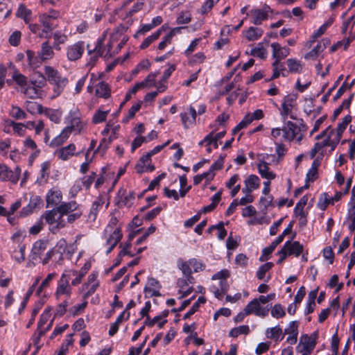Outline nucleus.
I'll use <instances>...</instances> for the list:
<instances>
[{"instance_id":"obj_57","label":"nucleus","mask_w":355,"mask_h":355,"mask_svg":"<svg viewBox=\"0 0 355 355\" xmlns=\"http://www.w3.org/2000/svg\"><path fill=\"white\" fill-rule=\"evenodd\" d=\"M144 6V0H138L126 12L125 17H130L140 11Z\"/></svg>"},{"instance_id":"obj_54","label":"nucleus","mask_w":355,"mask_h":355,"mask_svg":"<svg viewBox=\"0 0 355 355\" xmlns=\"http://www.w3.org/2000/svg\"><path fill=\"white\" fill-rule=\"evenodd\" d=\"M164 27L162 26L161 28H159V30H157L156 32H155L154 33H153L151 35H149L148 37H147L144 41L141 43V44L140 45V48L141 49H144L146 48H147L151 43H153L154 41H155L156 40L158 39V37H159V35H161V33H162V29Z\"/></svg>"},{"instance_id":"obj_24","label":"nucleus","mask_w":355,"mask_h":355,"mask_svg":"<svg viewBox=\"0 0 355 355\" xmlns=\"http://www.w3.org/2000/svg\"><path fill=\"white\" fill-rule=\"evenodd\" d=\"M299 324L297 321L289 322L288 327L284 329V333L288 334L287 342L291 345H294L297 340Z\"/></svg>"},{"instance_id":"obj_23","label":"nucleus","mask_w":355,"mask_h":355,"mask_svg":"<svg viewBox=\"0 0 355 355\" xmlns=\"http://www.w3.org/2000/svg\"><path fill=\"white\" fill-rule=\"evenodd\" d=\"M282 248L288 256L294 255L297 257L302 252L304 246L299 241H287Z\"/></svg>"},{"instance_id":"obj_13","label":"nucleus","mask_w":355,"mask_h":355,"mask_svg":"<svg viewBox=\"0 0 355 355\" xmlns=\"http://www.w3.org/2000/svg\"><path fill=\"white\" fill-rule=\"evenodd\" d=\"M85 51V43L78 41L73 44L69 45L66 49V55L69 61L73 62L79 60Z\"/></svg>"},{"instance_id":"obj_49","label":"nucleus","mask_w":355,"mask_h":355,"mask_svg":"<svg viewBox=\"0 0 355 355\" xmlns=\"http://www.w3.org/2000/svg\"><path fill=\"white\" fill-rule=\"evenodd\" d=\"M38 86L35 85V83L32 82L31 85L25 86L23 88V93L24 95L29 98H35L38 96L39 89Z\"/></svg>"},{"instance_id":"obj_56","label":"nucleus","mask_w":355,"mask_h":355,"mask_svg":"<svg viewBox=\"0 0 355 355\" xmlns=\"http://www.w3.org/2000/svg\"><path fill=\"white\" fill-rule=\"evenodd\" d=\"M47 242L44 241H36L33 247L32 252L33 254L37 256H40L44 250L46 249Z\"/></svg>"},{"instance_id":"obj_36","label":"nucleus","mask_w":355,"mask_h":355,"mask_svg":"<svg viewBox=\"0 0 355 355\" xmlns=\"http://www.w3.org/2000/svg\"><path fill=\"white\" fill-rule=\"evenodd\" d=\"M244 34L248 41H255L263 35V31L261 28L250 26Z\"/></svg>"},{"instance_id":"obj_1","label":"nucleus","mask_w":355,"mask_h":355,"mask_svg":"<svg viewBox=\"0 0 355 355\" xmlns=\"http://www.w3.org/2000/svg\"><path fill=\"white\" fill-rule=\"evenodd\" d=\"M315 139L318 141L309 152L311 159H313L317 153L324 156L327 153H331L340 141L339 138L335 136L334 130H331L330 127L318 135Z\"/></svg>"},{"instance_id":"obj_64","label":"nucleus","mask_w":355,"mask_h":355,"mask_svg":"<svg viewBox=\"0 0 355 355\" xmlns=\"http://www.w3.org/2000/svg\"><path fill=\"white\" fill-rule=\"evenodd\" d=\"M355 25V14L351 16L349 19L343 21V32L345 33H351Z\"/></svg>"},{"instance_id":"obj_20","label":"nucleus","mask_w":355,"mask_h":355,"mask_svg":"<svg viewBox=\"0 0 355 355\" xmlns=\"http://www.w3.org/2000/svg\"><path fill=\"white\" fill-rule=\"evenodd\" d=\"M343 193L336 192L334 196H329L327 193H322L318 202V206L321 210H324L329 205H334L343 196Z\"/></svg>"},{"instance_id":"obj_44","label":"nucleus","mask_w":355,"mask_h":355,"mask_svg":"<svg viewBox=\"0 0 355 355\" xmlns=\"http://www.w3.org/2000/svg\"><path fill=\"white\" fill-rule=\"evenodd\" d=\"M78 206L76 202L71 201V202L63 203V204L60 205V206H58V207H56V209L58 210H59V211L60 213H62L64 216H65L68 214H70V213L74 211H76V209H78Z\"/></svg>"},{"instance_id":"obj_11","label":"nucleus","mask_w":355,"mask_h":355,"mask_svg":"<svg viewBox=\"0 0 355 355\" xmlns=\"http://www.w3.org/2000/svg\"><path fill=\"white\" fill-rule=\"evenodd\" d=\"M21 168L16 166L14 170L9 168L6 164L0 163V181H10L16 184L21 174Z\"/></svg>"},{"instance_id":"obj_29","label":"nucleus","mask_w":355,"mask_h":355,"mask_svg":"<svg viewBox=\"0 0 355 355\" xmlns=\"http://www.w3.org/2000/svg\"><path fill=\"white\" fill-rule=\"evenodd\" d=\"M6 126L4 132H10V128H12L13 133L17 136L22 137L26 135L25 127L22 123H17L13 121H6Z\"/></svg>"},{"instance_id":"obj_41","label":"nucleus","mask_w":355,"mask_h":355,"mask_svg":"<svg viewBox=\"0 0 355 355\" xmlns=\"http://www.w3.org/2000/svg\"><path fill=\"white\" fill-rule=\"evenodd\" d=\"M16 15L22 19L26 24H29L32 19V12L30 9L27 8L24 5L20 4Z\"/></svg>"},{"instance_id":"obj_22","label":"nucleus","mask_w":355,"mask_h":355,"mask_svg":"<svg viewBox=\"0 0 355 355\" xmlns=\"http://www.w3.org/2000/svg\"><path fill=\"white\" fill-rule=\"evenodd\" d=\"M272 50V58L275 59V64L279 63L282 59L286 58L290 53V49L287 47H282L279 44L273 42L271 44Z\"/></svg>"},{"instance_id":"obj_47","label":"nucleus","mask_w":355,"mask_h":355,"mask_svg":"<svg viewBox=\"0 0 355 355\" xmlns=\"http://www.w3.org/2000/svg\"><path fill=\"white\" fill-rule=\"evenodd\" d=\"M178 266L179 269L182 271L183 276L192 277V266L190 263V259L187 261L181 259L178 260Z\"/></svg>"},{"instance_id":"obj_16","label":"nucleus","mask_w":355,"mask_h":355,"mask_svg":"<svg viewBox=\"0 0 355 355\" xmlns=\"http://www.w3.org/2000/svg\"><path fill=\"white\" fill-rule=\"evenodd\" d=\"M193 283L194 278L193 277L183 276L178 279L177 284L179 287V292L181 293L180 298L187 297L193 291L191 285Z\"/></svg>"},{"instance_id":"obj_58","label":"nucleus","mask_w":355,"mask_h":355,"mask_svg":"<svg viewBox=\"0 0 355 355\" xmlns=\"http://www.w3.org/2000/svg\"><path fill=\"white\" fill-rule=\"evenodd\" d=\"M12 80L21 88L27 85V78L18 71H15L12 75Z\"/></svg>"},{"instance_id":"obj_43","label":"nucleus","mask_w":355,"mask_h":355,"mask_svg":"<svg viewBox=\"0 0 355 355\" xmlns=\"http://www.w3.org/2000/svg\"><path fill=\"white\" fill-rule=\"evenodd\" d=\"M326 49L324 42H319L311 51L304 55L306 60H315Z\"/></svg>"},{"instance_id":"obj_21","label":"nucleus","mask_w":355,"mask_h":355,"mask_svg":"<svg viewBox=\"0 0 355 355\" xmlns=\"http://www.w3.org/2000/svg\"><path fill=\"white\" fill-rule=\"evenodd\" d=\"M62 200V194L58 187L51 188L46 193V200L47 207L55 206L59 205Z\"/></svg>"},{"instance_id":"obj_62","label":"nucleus","mask_w":355,"mask_h":355,"mask_svg":"<svg viewBox=\"0 0 355 355\" xmlns=\"http://www.w3.org/2000/svg\"><path fill=\"white\" fill-rule=\"evenodd\" d=\"M142 102L139 101L135 103L132 105V107L128 110L127 115L123 119L124 122H128L130 119L133 118L135 114L140 110L141 107Z\"/></svg>"},{"instance_id":"obj_50","label":"nucleus","mask_w":355,"mask_h":355,"mask_svg":"<svg viewBox=\"0 0 355 355\" xmlns=\"http://www.w3.org/2000/svg\"><path fill=\"white\" fill-rule=\"evenodd\" d=\"M352 116L350 115L345 116L343 121L338 124L336 132H335V136L340 140L342 137V134L344 130L346 129L347 125L351 122Z\"/></svg>"},{"instance_id":"obj_35","label":"nucleus","mask_w":355,"mask_h":355,"mask_svg":"<svg viewBox=\"0 0 355 355\" xmlns=\"http://www.w3.org/2000/svg\"><path fill=\"white\" fill-rule=\"evenodd\" d=\"M71 132L69 130V128H64L59 135H58L56 137H55L51 142L50 146H59L64 144L69 137Z\"/></svg>"},{"instance_id":"obj_60","label":"nucleus","mask_w":355,"mask_h":355,"mask_svg":"<svg viewBox=\"0 0 355 355\" xmlns=\"http://www.w3.org/2000/svg\"><path fill=\"white\" fill-rule=\"evenodd\" d=\"M285 315V310L280 304H275L271 309V315L276 319L282 318L284 317Z\"/></svg>"},{"instance_id":"obj_32","label":"nucleus","mask_w":355,"mask_h":355,"mask_svg":"<svg viewBox=\"0 0 355 355\" xmlns=\"http://www.w3.org/2000/svg\"><path fill=\"white\" fill-rule=\"evenodd\" d=\"M118 197V204L120 206L129 207L133 203V200L135 199V193L131 191L127 193L125 191L121 190L119 191Z\"/></svg>"},{"instance_id":"obj_33","label":"nucleus","mask_w":355,"mask_h":355,"mask_svg":"<svg viewBox=\"0 0 355 355\" xmlns=\"http://www.w3.org/2000/svg\"><path fill=\"white\" fill-rule=\"evenodd\" d=\"M23 145L24 150H31L32 152L30 158L35 159L39 155L40 150L37 148L35 141L31 137H26L23 141Z\"/></svg>"},{"instance_id":"obj_19","label":"nucleus","mask_w":355,"mask_h":355,"mask_svg":"<svg viewBox=\"0 0 355 355\" xmlns=\"http://www.w3.org/2000/svg\"><path fill=\"white\" fill-rule=\"evenodd\" d=\"M105 236L107 237L106 245H107L106 253L109 254L121 241L122 238V233L120 227H115L111 233H105Z\"/></svg>"},{"instance_id":"obj_3","label":"nucleus","mask_w":355,"mask_h":355,"mask_svg":"<svg viewBox=\"0 0 355 355\" xmlns=\"http://www.w3.org/2000/svg\"><path fill=\"white\" fill-rule=\"evenodd\" d=\"M46 80L53 86V95L51 98L59 96L68 84V79L61 76L58 71L51 66H46L44 69Z\"/></svg>"},{"instance_id":"obj_17","label":"nucleus","mask_w":355,"mask_h":355,"mask_svg":"<svg viewBox=\"0 0 355 355\" xmlns=\"http://www.w3.org/2000/svg\"><path fill=\"white\" fill-rule=\"evenodd\" d=\"M295 101V97L293 95H287L284 98L282 103V109L280 114L284 119L287 118L288 116L292 119H295V116L292 114V109L294 107Z\"/></svg>"},{"instance_id":"obj_30","label":"nucleus","mask_w":355,"mask_h":355,"mask_svg":"<svg viewBox=\"0 0 355 355\" xmlns=\"http://www.w3.org/2000/svg\"><path fill=\"white\" fill-rule=\"evenodd\" d=\"M265 334L267 338L274 340L276 342L282 340L284 337L282 329L279 325L267 328Z\"/></svg>"},{"instance_id":"obj_7","label":"nucleus","mask_w":355,"mask_h":355,"mask_svg":"<svg viewBox=\"0 0 355 355\" xmlns=\"http://www.w3.org/2000/svg\"><path fill=\"white\" fill-rule=\"evenodd\" d=\"M229 276L230 271L226 269L221 270L212 276V280H219L218 285H212L210 288L216 298L222 299L227 292L229 287L227 279Z\"/></svg>"},{"instance_id":"obj_40","label":"nucleus","mask_w":355,"mask_h":355,"mask_svg":"<svg viewBox=\"0 0 355 355\" xmlns=\"http://www.w3.org/2000/svg\"><path fill=\"white\" fill-rule=\"evenodd\" d=\"M43 114L55 123H59L62 116V112L58 109L45 108Z\"/></svg>"},{"instance_id":"obj_55","label":"nucleus","mask_w":355,"mask_h":355,"mask_svg":"<svg viewBox=\"0 0 355 355\" xmlns=\"http://www.w3.org/2000/svg\"><path fill=\"white\" fill-rule=\"evenodd\" d=\"M287 64L289 71L291 73H300L302 71V65L301 62L296 59H288L287 60Z\"/></svg>"},{"instance_id":"obj_52","label":"nucleus","mask_w":355,"mask_h":355,"mask_svg":"<svg viewBox=\"0 0 355 355\" xmlns=\"http://www.w3.org/2000/svg\"><path fill=\"white\" fill-rule=\"evenodd\" d=\"M206 299L201 296L199 297L197 301L192 305L190 309L183 316L184 319H188L191 315L194 314L199 309L200 304H205Z\"/></svg>"},{"instance_id":"obj_51","label":"nucleus","mask_w":355,"mask_h":355,"mask_svg":"<svg viewBox=\"0 0 355 355\" xmlns=\"http://www.w3.org/2000/svg\"><path fill=\"white\" fill-rule=\"evenodd\" d=\"M64 273L70 274V277L71 275L75 277V278L71 281L72 286H77L81 282L83 277L86 275L84 271H81L80 270H66Z\"/></svg>"},{"instance_id":"obj_28","label":"nucleus","mask_w":355,"mask_h":355,"mask_svg":"<svg viewBox=\"0 0 355 355\" xmlns=\"http://www.w3.org/2000/svg\"><path fill=\"white\" fill-rule=\"evenodd\" d=\"M50 168L51 162L49 161H46L42 163L40 173L36 180L37 184L39 185H43L47 182Z\"/></svg>"},{"instance_id":"obj_53","label":"nucleus","mask_w":355,"mask_h":355,"mask_svg":"<svg viewBox=\"0 0 355 355\" xmlns=\"http://www.w3.org/2000/svg\"><path fill=\"white\" fill-rule=\"evenodd\" d=\"M67 241L62 239L57 243L55 248H53V250H55V254L58 255V262L62 259V254L67 250Z\"/></svg>"},{"instance_id":"obj_14","label":"nucleus","mask_w":355,"mask_h":355,"mask_svg":"<svg viewBox=\"0 0 355 355\" xmlns=\"http://www.w3.org/2000/svg\"><path fill=\"white\" fill-rule=\"evenodd\" d=\"M317 333H313L311 336L303 335L297 347V352H305L311 353L316 345Z\"/></svg>"},{"instance_id":"obj_34","label":"nucleus","mask_w":355,"mask_h":355,"mask_svg":"<svg viewBox=\"0 0 355 355\" xmlns=\"http://www.w3.org/2000/svg\"><path fill=\"white\" fill-rule=\"evenodd\" d=\"M167 315L168 311H166V313H164L162 315L155 316L152 319L149 316H147L144 321V325L153 327L157 324L159 328H162L166 322V320H165L164 318H166Z\"/></svg>"},{"instance_id":"obj_15","label":"nucleus","mask_w":355,"mask_h":355,"mask_svg":"<svg viewBox=\"0 0 355 355\" xmlns=\"http://www.w3.org/2000/svg\"><path fill=\"white\" fill-rule=\"evenodd\" d=\"M245 308L246 313L249 315L254 314L257 316L262 318L268 315L270 310L268 306H263L261 305L260 302L257 299L250 301Z\"/></svg>"},{"instance_id":"obj_9","label":"nucleus","mask_w":355,"mask_h":355,"mask_svg":"<svg viewBox=\"0 0 355 355\" xmlns=\"http://www.w3.org/2000/svg\"><path fill=\"white\" fill-rule=\"evenodd\" d=\"M284 130L286 132V141H295L297 144H300L303 135L297 125L288 121L284 123Z\"/></svg>"},{"instance_id":"obj_6","label":"nucleus","mask_w":355,"mask_h":355,"mask_svg":"<svg viewBox=\"0 0 355 355\" xmlns=\"http://www.w3.org/2000/svg\"><path fill=\"white\" fill-rule=\"evenodd\" d=\"M64 215L56 208L46 211L41 216V220L44 219L49 225V230L53 234H57L61 229L66 226Z\"/></svg>"},{"instance_id":"obj_37","label":"nucleus","mask_w":355,"mask_h":355,"mask_svg":"<svg viewBox=\"0 0 355 355\" xmlns=\"http://www.w3.org/2000/svg\"><path fill=\"white\" fill-rule=\"evenodd\" d=\"M28 66L31 69H35L39 67L42 61L39 55H35V52L31 50L26 51Z\"/></svg>"},{"instance_id":"obj_12","label":"nucleus","mask_w":355,"mask_h":355,"mask_svg":"<svg viewBox=\"0 0 355 355\" xmlns=\"http://www.w3.org/2000/svg\"><path fill=\"white\" fill-rule=\"evenodd\" d=\"M272 10L268 6H264L261 8L252 9L249 14L252 17V23L254 25H260L263 21L268 19Z\"/></svg>"},{"instance_id":"obj_46","label":"nucleus","mask_w":355,"mask_h":355,"mask_svg":"<svg viewBox=\"0 0 355 355\" xmlns=\"http://www.w3.org/2000/svg\"><path fill=\"white\" fill-rule=\"evenodd\" d=\"M110 90L107 83L105 82H101L97 85L96 89V95L98 97L107 98L110 96Z\"/></svg>"},{"instance_id":"obj_63","label":"nucleus","mask_w":355,"mask_h":355,"mask_svg":"<svg viewBox=\"0 0 355 355\" xmlns=\"http://www.w3.org/2000/svg\"><path fill=\"white\" fill-rule=\"evenodd\" d=\"M273 266V263L272 262H267L263 265H261L258 270L257 271L256 276L259 279H263L264 278L265 274L270 270Z\"/></svg>"},{"instance_id":"obj_10","label":"nucleus","mask_w":355,"mask_h":355,"mask_svg":"<svg viewBox=\"0 0 355 355\" xmlns=\"http://www.w3.org/2000/svg\"><path fill=\"white\" fill-rule=\"evenodd\" d=\"M100 282L98 279V274L92 272L91 273L81 287V292L84 299H87L92 295H93L96 289L98 288Z\"/></svg>"},{"instance_id":"obj_5","label":"nucleus","mask_w":355,"mask_h":355,"mask_svg":"<svg viewBox=\"0 0 355 355\" xmlns=\"http://www.w3.org/2000/svg\"><path fill=\"white\" fill-rule=\"evenodd\" d=\"M65 123H67L66 128H69L71 133L79 135L86 131L87 123L78 107H74L69 112L65 117Z\"/></svg>"},{"instance_id":"obj_25","label":"nucleus","mask_w":355,"mask_h":355,"mask_svg":"<svg viewBox=\"0 0 355 355\" xmlns=\"http://www.w3.org/2000/svg\"><path fill=\"white\" fill-rule=\"evenodd\" d=\"M197 112L193 107H190L189 112L181 113V121L185 128L194 125L196 123Z\"/></svg>"},{"instance_id":"obj_42","label":"nucleus","mask_w":355,"mask_h":355,"mask_svg":"<svg viewBox=\"0 0 355 355\" xmlns=\"http://www.w3.org/2000/svg\"><path fill=\"white\" fill-rule=\"evenodd\" d=\"M271 138L274 141V143L286 141V132L284 130V125L282 128H272L271 130Z\"/></svg>"},{"instance_id":"obj_48","label":"nucleus","mask_w":355,"mask_h":355,"mask_svg":"<svg viewBox=\"0 0 355 355\" xmlns=\"http://www.w3.org/2000/svg\"><path fill=\"white\" fill-rule=\"evenodd\" d=\"M244 185L254 191L260 186V179L256 175H250L244 180Z\"/></svg>"},{"instance_id":"obj_31","label":"nucleus","mask_w":355,"mask_h":355,"mask_svg":"<svg viewBox=\"0 0 355 355\" xmlns=\"http://www.w3.org/2000/svg\"><path fill=\"white\" fill-rule=\"evenodd\" d=\"M54 54L52 46L47 42L42 44L41 49L38 52V55L42 62L52 59Z\"/></svg>"},{"instance_id":"obj_61","label":"nucleus","mask_w":355,"mask_h":355,"mask_svg":"<svg viewBox=\"0 0 355 355\" xmlns=\"http://www.w3.org/2000/svg\"><path fill=\"white\" fill-rule=\"evenodd\" d=\"M250 332V327L248 325H241L238 327L232 329L230 331V336L234 338L239 336L241 334H248Z\"/></svg>"},{"instance_id":"obj_27","label":"nucleus","mask_w":355,"mask_h":355,"mask_svg":"<svg viewBox=\"0 0 355 355\" xmlns=\"http://www.w3.org/2000/svg\"><path fill=\"white\" fill-rule=\"evenodd\" d=\"M76 150V145L73 144H70L65 147H62L58 149L55 152V155L59 159L66 161L75 155Z\"/></svg>"},{"instance_id":"obj_2","label":"nucleus","mask_w":355,"mask_h":355,"mask_svg":"<svg viewBox=\"0 0 355 355\" xmlns=\"http://www.w3.org/2000/svg\"><path fill=\"white\" fill-rule=\"evenodd\" d=\"M70 274L63 273L58 282L57 287L54 293L56 300L61 302L59 304V311L64 314L67 307L71 304L70 298L72 294V288L69 284Z\"/></svg>"},{"instance_id":"obj_38","label":"nucleus","mask_w":355,"mask_h":355,"mask_svg":"<svg viewBox=\"0 0 355 355\" xmlns=\"http://www.w3.org/2000/svg\"><path fill=\"white\" fill-rule=\"evenodd\" d=\"M24 107L31 114H43L44 110L41 104L30 101H26L24 103Z\"/></svg>"},{"instance_id":"obj_18","label":"nucleus","mask_w":355,"mask_h":355,"mask_svg":"<svg viewBox=\"0 0 355 355\" xmlns=\"http://www.w3.org/2000/svg\"><path fill=\"white\" fill-rule=\"evenodd\" d=\"M161 284L155 278H148L144 287V292L146 297H159L161 295L159 292Z\"/></svg>"},{"instance_id":"obj_45","label":"nucleus","mask_w":355,"mask_h":355,"mask_svg":"<svg viewBox=\"0 0 355 355\" xmlns=\"http://www.w3.org/2000/svg\"><path fill=\"white\" fill-rule=\"evenodd\" d=\"M9 115L16 120H22L27 118L26 112L17 105H12L9 110Z\"/></svg>"},{"instance_id":"obj_39","label":"nucleus","mask_w":355,"mask_h":355,"mask_svg":"<svg viewBox=\"0 0 355 355\" xmlns=\"http://www.w3.org/2000/svg\"><path fill=\"white\" fill-rule=\"evenodd\" d=\"M105 203V198L103 196H99L92 204L90 212L89 214V218L94 220L100 209L102 208Z\"/></svg>"},{"instance_id":"obj_26","label":"nucleus","mask_w":355,"mask_h":355,"mask_svg":"<svg viewBox=\"0 0 355 355\" xmlns=\"http://www.w3.org/2000/svg\"><path fill=\"white\" fill-rule=\"evenodd\" d=\"M258 172L262 178L268 180H272L276 178V174L270 170L268 164L264 161H261L257 164Z\"/></svg>"},{"instance_id":"obj_4","label":"nucleus","mask_w":355,"mask_h":355,"mask_svg":"<svg viewBox=\"0 0 355 355\" xmlns=\"http://www.w3.org/2000/svg\"><path fill=\"white\" fill-rule=\"evenodd\" d=\"M118 33L112 34L109 42L106 45L104 44L105 39L107 35V31H104L103 35L97 40L94 49H88V53L92 55L91 58L95 61L99 57H111L114 53L112 51V46L116 39Z\"/></svg>"},{"instance_id":"obj_59","label":"nucleus","mask_w":355,"mask_h":355,"mask_svg":"<svg viewBox=\"0 0 355 355\" xmlns=\"http://www.w3.org/2000/svg\"><path fill=\"white\" fill-rule=\"evenodd\" d=\"M134 234H130L129 236V241L125 243L123 245H121L120 247L122 248L119 254V257H123L125 255H128L130 257H132L134 254L130 252L131 248V240L133 239Z\"/></svg>"},{"instance_id":"obj_8","label":"nucleus","mask_w":355,"mask_h":355,"mask_svg":"<svg viewBox=\"0 0 355 355\" xmlns=\"http://www.w3.org/2000/svg\"><path fill=\"white\" fill-rule=\"evenodd\" d=\"M59 17V12L51 10L39 15V21L43 26L42 37H47L53 28V20Z\"/></svg>"}]
</instances>
